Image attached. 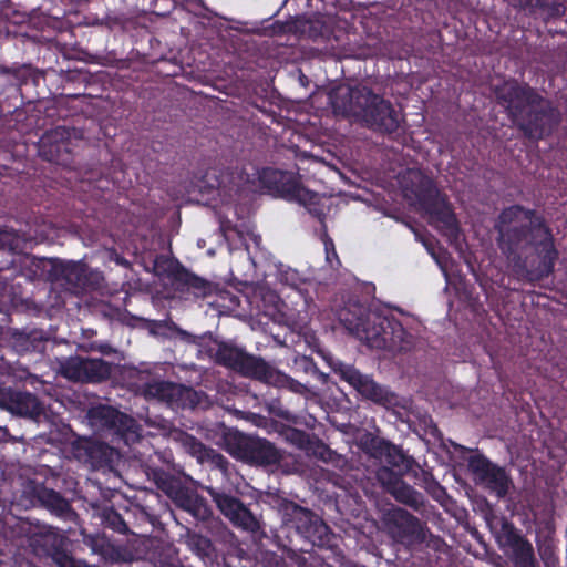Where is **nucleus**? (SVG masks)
<instances>
[{"label": "nucleus", "instance_id": "obj_11", "mask_svg": "<svg viewBox=\"0 0 567 567\" xmlns=\"http://www.w3.org/2000/svg\"><path fill=\"white\" fill-rule=\"evenodd\" d=\"M91 421L109 431L113 435V441L131 446L142 437L141 426L130 415L118 411L110 405H97L89 411Z\"/></svg>", "mask_w": 567, "mask_h": 567}, {"label": "nucleus", "instance_id": "obj_17", "mask_svg": "<svg viewBox=\"0 0 567 567\" xmlns=\"http://www.w3.org/2000/svg\"><path fill=\"white\" fill-rule=\"evenodd\" d=\"M62 374L75 382L100 383L112 374V363L101 358L70 357L61 365Z\"/></svg>", "mask_w": 567, "mask_h": 567}, {"label": "nucleus", "instance_id": "obj_37", "mask_svg": "<svg viewBox=\"0 0 567 567\" xmlns=\"http://www.w3.org/2000/svg\"><path fill=\"white\" fill-rule=\"evenodd\" d=\"M425 489L437 502H442L446 496V489L432 477L431 480L425 478Z\"/></svg>", "mask_w": 567, "mask_h": 567}, {"label": "nucleus", "instance_id": "obj_38", "mask_svg": "<svg viewBox=\"0 0 567 567\" xmlns=\"http://www.w3.org/2000/svg\"><path fill=\"white\" fill-rule=\"evenodd\" d=\"M14 75L20 81V85H27L29 82L35 83L37 81L34 71L27 65L17 69Z\"/></svg>", "mask_w": 567, "mask_h": 567}, {"label": "nucleus", "instance_id": "obj_18", "mask_svg": "<svg viewBox=\"0 0 567 567\" xmlns=\"http://www.w3.org/2000/svg\"><path fill=\"white\" fill-rule=\"evenodd\" d=\"M53 270L74 295L96 290L101 286V274L80 261H60L53 266Z\"/></svg>", "mask_w": 567, "mask_h": 567}, {"label": "nucleus", "instance_id": "obj_35", "mask_svg": "<svg viewBox=\"0 0 567 567\" xmlns=\"http://www.w3.org/2000/svg\"><path fill=\"white\" fill-rule=\"evenodd\" d=\"M101 557L111 563H120L125 561V557L123 555V550L120 546L113 545L111 542L107 546H105L104 551L101 554Z\"/></svg>", "mask_w": 567, "mask_h": 567}, {"label": "nucleus", "instance_id": "obj_26", "mask_svg": "<svg viewBox=\"0 0 567 567\" xmlns=\"http://www.w3.org/2000/svg\"><path fill=\"white\" fill-rule=\"evenodd\" d=\"M184 542L187 549L202 561L204 567H214L217 564L218 551L209 537L188 529Z\"/></svg>", "mask_w": 567, "mask_h": 567}, {"label": "nucleus", "instance_id": "obj_20", "mask_svg": "<svg viewBox=\"0 0 567 567\" xmlns=\"http://www.w3.org/2000/svg\"><path fill=\"white\" fill-rule=\"evenodd\" d=\"M367 86L338 85L330 90L329 103L336 115L358 118L362 112L363 103H367Z\"/></svg>", "mask_w": 567, "mask_h": 567}, {"label": "nucleus", "instance_id": "obj_39", "mask_svg": "<svg viewBox=\"0 0 567 567\" xmlns=\"http://www.w3.org/2000/svg\"><path fill=\"white\" fill-rule=\"evenodd\" d=\"M207 460H210L221 471H227L228 468V460L215 450H213V453L209 454Z\"/></svg>", "mask_w": 567, "mask_h": 567}, {"label": "nucleus", "instance_id": "obj_21", "mask_svg": "<svg viewBox=\"0 0 567 567\" xmlns=\"http://www.w3.org/2000/svg\"><path fill=\"white\" fill-rule=\"evenodd\" d=\"M0 408L31 420H35L43 413V406L37 395L2 384H0Z\"/></svg>", "mask_w": 567, "mask_h": 567}, {"label": "nucleus", "instance_id": "obj_12", "mask_svg": "<svg viewBox=\"0 0 567 567\" xmlns=\"http://www.w3.org/2000/svg\"><path fill=\"white\" fill-rule=\"evenodd\" d=\"M214 360L217 364L256 381H260L265 375L268 364L261 357L248 353L245 348L226 341L217 342Z\"/></svg>", "mask_w": 567, "mask_h": 567}, {"label": "nucleus", "instance_id": "obj_41", "mask_svg": "<svg viewBox=\"0 0 567 567\" xmlns=\"http://www.w3.org/2000/svg\"><path fill=\"white\" fill-rule=\"evenodd\" d=\"M324 246H326V250H327V259L330 260V254H329V246H331V249H332V255L334 257H337V252L334 250V246H333V243L330 238H328L326 241H324Z\"/></svg>", "mask_w": 567, "mask_h": 567}, {"label": "nucleus", "instance_id": "obj_13", "mask_svg": "<svg viewBox=\"0 0 567 567\" xmlns=\"http://www.w3.org/2000/svg\"><path fill=\"white\" fill-rule=\"evenodd\" d=\"M336 371L340 379L352 386L363 399L384 408L396 405L398 396L389 386L378 383L371 375L363 374L355 367L340 363Z\"/></svg>", "mask_w": 567, "mask_h": 567}, {"label": "nucleus", "instance_id": "obj_4", "mask_svg": "<svg viewBox=\"0 0 567 567\" xmlns=\"http://www.w3.org/2000/svg\"><path fill=\"white\" fill-rule=\"evenodd\" d=\"M338 319L351 334L375 349L392 348L396 334L403 331L400 322L371 312L360 302H348L339 310Z\"/></svg>", "mask_w": 567, "mask_h": 567}, {"label": "nucleus", "instance_id": "obj_3", "mask_svg": "<svg viewBox=\"0 0 567 567\" xmlns=\"http://www.w3.org/2000/svg\"><path fill=\"white\" fill-rule=\"evenodd\" d=\"M402 188L406 198H414L420 209L429 216V221L443 236L453 243L461 236L456 215L441 194L434 182L420 171H410L402 178Z\"/></svg>", "mask_w": 567, "mask_h": 567}, {"label": "nucleus", "instance_id": "obj_42", "mask_svg": "<svg viewBox=\"0 0 567 567\" xmlns=\"http://www.w3.org/2000/svg\"><path fill=\"white\" fill-rule=\"evenodd\" d=\"M524 4L525 6H542V1L540 0H524Z\"/></svg>", "mask_w": 567, "mask_h": 567}, {"label": "nucleus", "instance_id": "obj_40", "mask_svg": "<svg viewBox=\"0 0 567 567\" xmlns=\"http://www.w3.org/2000/svg\"><path fill=\"white\" fill-rule=\"evenodd\" d=\"M282 281L288 285L296 286L298 281V272L296 270L286 271L282 275Z\"/></svg>", "mask_w": 567, "mask_h": 567}, {"label": "nucleus", "instance_id": "obj_14", "mask_svg": "<svg viewBox=\"0 0 567 567\" xmlns=\"http://www.w3.org/2000/svg\"><path fill=\"white\" fill-rule=\"evenodd\" d=\"M146 399L166 403L172 409L193 410L200 403V393L192 386L172 381L154 380L142 388Z\"/></svg>", "mask_w": 567, "mask_h": 567}, {"label": "nucleus", "instance_id": "obj_22", "mask_svg": "<svg viewBox=\"0 0 567 567\" xmlns=\"http://www.w3.org/2000/svg\"><path fill=\"white\" fill-rule=\"evenodd\" d=\"M383 523L388 534L399 543H411L421 532L417 517L401 507L389 509L383 516Z\"/></svg>", "mask_w": 567, "mask_h": 567}, {"label": "nucleus", "instance_id": "obj_2", "mask_svg": "<svg viewBox=\"0 0 567 567\" xmlns=\"http://www.w3.org/2000/svg\"><path fill=\"white\" fill-rule=\"evenodd\" d=\"M494 93L508 120L528 141H542L559 125L558 110L528 84L506 81Z\"/></svg>", "mask_w": 567, "mask_h": 567}, {"label": "nucleus", "instance_id": "obj_5", "mask_svg": "<svg viewBox=\"0 0 567 567\" xmlns=\"http://www.w3.org/2000/svg\"><path fill=\"white\" fill-rule=\"evenodd\" d=\"M146 475L176 507L188 513L196 520L206 522L213 516V509L207 499L186 486L178 476L159 467H148Z\"/></svg>", "mask_w": 567, "mask_h": 567}, {"label": "nucleus", "instance_id": "obj_6", "mask_svg": "<svg viewBox=\"0 0 567 567\" xmlns=\"http://www.w3.org/2000/svg\"><path fill=\"white\" fill-rule=\"evenodd\" d=\"M272 506L280 514L282 523L296 529L311 546H329L331 530L312 511L280 496L274 498Z\"/></svg>", "mask_w": 567, "mask_h": 567}, {"label": "nucleus", "instance_id": "obj_31", "mask_svg": "<svg viewBox=\"0 0 567 567\" xmlns=\"http://www.w3.org/2000/svg\"><path fill=\"white\" fill-rule=\"evenodd\" d=\"M333 18L319 17L309 22L308 34L315 42L322 43L326 45L328 40Z\"/></svg>", "mask_w": 567, "mask_h": 567}, {"label": "nucleus", "instance_id": "obj_7", "mask_svg": "<svg viewBox=\"0 0 567 567\" xmlns=\"http://www.w3.org/2000/svg\"><path fill=\"white\" fill-rule=\"evenodd\" d=\"M259 179L266 188L278 193L282 198L303 205L318 220L323 221L326 218L320 195L303 187L292 174L265 167L259 174Z\"/></svg>", "mask_w": 567, "mask_h": 567}, {"label": "nucleus", "instance_id": "obj_15", "mask_svg": "<svg viewBox=\"0 0 567 567\" xmlns=\"http://www.w3.org/2000/svg\"><path fill=\"white\" fill-rule=\"evenodd\" d=\"M367 103L362 105V112L358 116L367 127L380 133H393L399 128L400 121L392 103L383 96L375 94L368 87Z\"/></svg>", "mask_w": 567, "mask_h": 567}, {"label": "nucleus", "instance_id": "obj_33", "mask_svg": "<svg viewBox=\"0 0 567 567\" xmlns=\"http://www.w3.org/2000/svg\"><path fill=\"white\" fill-rule=\"evenodd\" d=\"M12 339L14 341V346L19 347L21 350H29L30 348H35L34 341L42 340V331L31 330V331H19L16 330L12 333Z\"/></svg>", "mask_w": 567, "mask_h": 567}, {"label": "nucleus", "instance_id": "obj_28", "mask_svg": "<svg viewBox=\"0 0 567 567\" xmlns=\"http://www.w3.org/2000/svg\"><path fill=\"white\" fill-rule=\"evenodd\" d=\"M506 544L512 548L517 567H534V549L532 544L525 539L513 526L505 533Z\"/></svg>", "mask_w": 567, "mask_h": 567}, {"label": "nucleus", "instance_id": "obj_16", "mask_svg": "<svg viewBox=\"0 0 567 567\" xmlns=\"http://www.w3.org/2000/svg\"><path fill=\"white\" fill-rule=\"evenodd\" d=\"M206 492L234 527L250 534L260 530L259 519L238 497L212 486L206 487Z\"/></svg>", "mask_w": 567, "mask_h": 567}, {"label": "nucleus", "instance_id": "obj_10", "mask_svg": "<svg viewBox=\"0 0 567 567\" xmlns=\"http://www.w3.org/2000/svg\"><path fill=\"white\" fill-rule=\"evenodd\" d=\"M362 444L367 453L388 465L378 472V477L382 483H385L386 480H394V477H402L415 465L412 456L406 455L402 449L379 436L370 435Z\"/></svg>", "mask_w": 567, "mask_h": 567}, {"label": "nucleus", "instance_id": "obj_23", "mask_svg": "<svg viewBox=\"0 0 567 567\" xmlns=\"http://www.w3.org/2000/svg\"><path fill=\"white\" fill-rule=\"evenodd\" d=\"M75 456L94 470L112 467L117 451L107 443L96 440H85L74 449Z\"/></svg>", "mask_w": 567, "mask_h": 567}, {"label": "nucleus", "instance_id": "obj_32", "mask_svg": "<svg viewBox=\"0 0 567 567\" xmlns=\"http://www.w3.org/2000/svg\"><path fill=\"white\" fill-rule=\"evenodd\" d=\"M181 442L186 452L200 462L208 458L209 454L213 453V449L207 447L202 441L192 434L183 433Z\"/></svg>", "mask_w": 567, "mask_h": 567}, {"label": "nucleus", "instance_id": "obj_9", "mask_svg": "<svg viewBox=\"0 0 567 567\" xmlns=\"http://www.w3.org/2000/svg\"><path fill=\"white\" fill-rule=\"evenodd\" d=\"M226 446L230 455L250 465H276L281 460V454L274 443L240 432L230 434L226 439Z\"/></svg>", "mask_w": 567, "mask_h": 567}, {"label": "nucleus", "instance_id": "obj_1", "mask_svg": "<svg viewBox=\"0 0 567 567\" xmlns=\"http://www.w3.org/2000/svg\"><path fill=\"white\" fill-rule=\"evenodd\" d=\"M498 247L516 274L538 282L555 271L559 251L553 229L536 209L515 204L498 214Z\"/></svg>", "mask_w": 567, "mask_h": 567}, {"label": "nucleus", "instance_id": "obj_29", "mask_svg": "<svg viewBox=\"0 0 567 567\" xmlns=\"http://www.w3.org/2000/svg\"><path fill=\"white\" fill-rule=\"evenodd\" d=\"M38 497L47 509L61 518L71 520L76 516L69 501L54 489L43 487L39 491Z\"/></svg>", "mask_w": 567, "mask_h": 567}, {"label": "nucleus", "instance_id": "obj_30", "mask_svg": "<svg viewBox=\"0 0 567 567\" xmlns=\"http://www.w3.org/2000/svg\"><path fill=\"white\" fill-rule=\"evenodd\" d=\"M260 382L277 388H285L298 394H305L308 391L303 383L292 379L288 374L280 372L269 363L267 364V371L265 372V375H262Z\"/></svg>", "mask_w": 567, "mask_h": 567}, {"label": "nucleus", "instance_id": "obj_36", "mask_svg": "<svg viewBox=\"0 0 567 567\" xmlns=\"http://www.w3.org/2000/svg\"><path fill=\"white\" fill-rule=\"evenodd\" d=\"M110 540L104 535H91L85 539V544L92 549L93 553L101 554L104 551Z\"/></svg>", "mask_w": 567, "mask_h": 567}, {"label": "nucleus", "instance_id": "obj_34", "mask_svg": "<svg viewBox=\"0 0 567 567\" xmlns=\"http://www.w3.org/2000/svg\"><path fill=\"white\" fill-rule=\"evenodd\" d=\"M104 522L109 527L117 533L126 534L128 532V527L124 518L114 509H110L104 513Z\"/></svg>", "mask_w": 567, "mask_h": 567}, {"label": "nucleus", "instance_id": "obj_8", "mask_svg": "<svg viewBox=\"0 0 567 567\" xmlns=\"http://www.w3.org/2000/svg\"><path fill=\"white\" fill-rule=\"evenodd\" d=\"M84 138L85 132L82 127L58 125L45 131L40 137L38 154L44 161L70 166L73 163V150L76 142Z\"/></svg>", "mask_w": 567, "mask_h": 567}, {"label": "nucleus", "instance_id": "obj_27", "mask_svg": "<svg viewBox=\"0 0 567 567\" xmlns=\"http://www.w3.org/2000/svg\"><path fill=\"white\" fill-rule=\"evenodd\" d=\"M384 484L388 485L389 492L399 503L404 504L414 511H421L425 507L426 501L424 495L411 485L403 482L401 477L386 480Z\"/></svg>", "mask_w": 567, "mask_h": 567}, {"label": "nucleus", "instance_id": "obj_24", "mask_svg": "<svg viewBox=\"0 0 567 567\" xmlns=\"http://www.w3.org/2000/svg\"><path fill=\"white\" fill-rule=\"evenodd\" d=\"M169 276L181 290L192 293L196 298H206L215 290L212 281L197 276L182 264H177L171 270Z\"/></svg>", "mask_w": 567, "mask_h": 567}, {"label": "nucleus", "instance_id": "obj_19", "mask_svg": "<svg viewBox=\"0 0 567 567\" xmlns=\"http://www.w3.org/2000/svg\"><path fill=\"white\" fill-rule=\"evenodd\" d=\"M468 466L485 487L498 498L508 494L512 478L504 467L494 464L482 454L471 456Z\"/></svg>", "mask_w": 567, "mask_h": 567}, {"label": "nucleus", "instance_id": "obj_25", "mask_svg": "<svg viewBox=\"0 0 567 567\" xmlns=\"http://www.w3.org/2000/svg\"><path fill=\"white\" fill-rule=\"evenodd\" d=\"M324 49L330 50L339 58L354 56L358 52L357 34L338 24L333 19Z\"/></svg>", "mask_w": 567, "mask_h": 567}]
</instances>
